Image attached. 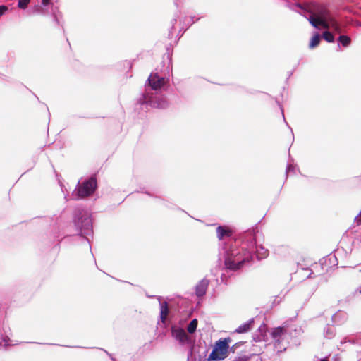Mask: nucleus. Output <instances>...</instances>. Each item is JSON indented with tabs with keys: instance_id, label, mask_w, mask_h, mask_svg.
Returning a JSON list of instances; mask_svg holds the SVG:
<instances>
[{
	"instance_id": "nucleus-1",
	"label": "nucleus",
	"mask_w": 361,
	"mask_h": 361,
	"mask_svg": "<svg viewBox=\"0 0 361 361\" xmlns=\"http://www.w3.org/2000/svg\"><path fill=\"white\" fill-rule=\"evenodd\" d=\"M230 337L221 338L215 342L214 348L208 357V361H221L225 360L229 355Z\"/></svg>"
},
{
	"instance_id": "nucleus-7",
	"label": "nucleus",
	"mask_w": 361,
	"mask_h": 361,
	"mask_svg": "<svg viewBox=\"0 0 361 361\" xmlns=\"http://www.w3.org/2000/svg\"><path fill=\"white\" fill-rule=\"evenodd\" d=\"M308 20L310 23V24L315 28H319V27L321 26L323 28L329 29L328 19L310 15L308 18Z\"/></svg>"
},
{
	"instance_id": "nucleus-16",
	"label": "nucleus",
	"mask_w": 361,
	"mask_h": 361,
	"mask_svg": "<svg viewBox=\"0 0 361 361\" xmlns=\"http://www.w3.org/2000/svg\"><path fill=\"white\" fill-rule=\"evenodd\" d=\"M78 226H81L85 228H88L91 225V219L88 216H85L84 220L80 223V221L77 222Z\"/></svg>"
},
{
	"instance_id": "nucleus-10",
	"label": "nucleus",
	"mask_w": 361,
	"mask_h": 361,
	"mask_svg": "<svg viewBox=\"0 0 361 361\" xmlns=\"http://www.w3.org/2000/svg\"><path fill=\"white\" fill-rule=\"evenodd\" d=\"M169 306L166 302H164L161 304L160 308V318L162 322H165L168 314H169Z\"/></svg>"
},
{
	"instance_id": "nucleus-13",
	"label": "nucleus",
	"mask_w": 361,
	"mask_h": 361,
	"mask_svg": "<svg viewBox=\"0 0 361 361\" xmlns=\"http://www.w3.org/2000/svg\"><path fill=\"white\" fill-rule=\"evenodd\" d=\"M197 324H198V321L197 319H192L190 323L188 325V327H187V331L190 333V334H193L195 331H196V329H197Z\"/></svg>"
},
{
	"instance_id": "nucleus-20",
	"label": "nucleus",
	"mask_w": 361,
	"mask_h": 361,
	"mask_svg": "<svg viewBox=\"0 0 361 361\" xmlns=\"http://www.w3.org/2000/svg\"><path fill=\"white\" fill-rule=\"evenodd\" d=\"M8 10V7L4 5L0 6V16H2L6 11Z\"/></svg>"
},
{
	"instance_id": "nucleus-6",
	"label": "nucleus",
	"mask_w": 361,
	"mask_h": 361,
	"mask_svg": "<svg viewBox=\"0 0 361 361\" xmlns=\"http://www.w3.org/2000/svg\"><path fill=\"white\" fill-rule=\"evenodd\" d=\"M172 336L175 338L179 343L182 345H184L189 342L190 338L185 331L184 329L181 328L178 329H172Z\"/></svg>"
},
{
	"instance_id": "nucleus-3",
	"label": "nucleus",
	"mask_w": 361,
	"mask_h": 361,
	"mask_svg": "<svg viewBox=\"0 0 361 361\" xmlns=\"http://www.w3.org/2000/svg\"><path fill=\"white\" fill-rule=\"evenodd\" d=\"M252 259L250 255L241 258L240 255H236L234 257H228L225 259V266L227 269L236 271L241 269L245 262H248Z\"/></svg>"
},
{
	"instance_id": "nucleus-19",
	"label": "nucleus",
	"mask_w": 361,
	"mask_h": 361,
	"mask_svg": "<svg viewBox=\"0 0 361 361\" xmlns=\"http://www.w3.org/2000/svg\"><path fill=\"white\" fill-rule=\"evenodd\" d=\"M30 1V0H18V6L20 8L25 9L27 8Z\"/></svg>"
},
{
	"instance_id": "nucleus-15",
	"label": "nucleus",
	"mask_w": 361,
	"mask_h": 361,
	"mask_svg": "<svg viewBox=\"0 0 361 361\" xmlns=\"http://www.w3.org/2000/svg\"><path fill=\"white\" fill-rule=\"evenodd\" d=\"M338 41L342 44L343 47H348L350 44L351 39L346 35H341L338 37Z\"/></svg>"
},
{
	"instance_id": "nucleus-18",
	"label": "nucleus",
	"mask_w": 361,
	"mask_h": 361,
	"mask_svg": "<svg viewBox=\"0 0 361 361\" xmlns=\"http://www.w3.org/2000/svg\"><path fill=\"white\" fill-rule=\"evenodd\" d=\"M322 37L328 42H333L334 41V35L329 31L324 32Z\"/></svg>"
},
{
	"instance_id": "nucleus-11",
	"label": "nucleus",
	"mask_w": 361,
	"mask_h": 361,
	"mask_svg": "<svg viewBox=\"0 0 361 361\" xmlns=\"http://www.w3.org/2000/svg\"><path fill=\"white\" fill-rule=\"evenodd\" d=\"M328 24L329 25V28H332L337 33H341L342 32L340 25L334 18L330 17L328 19Z\"/></svg>"
},
{
	"instance_id": "nucleus-21",
	"label": "nucleus",
	"mask_w": 361,
	"mask_h": 361,
	"mask_svg": "<svg viewBox=\"0 0 361 361\" xmlns=\"http://www.w3.org/2000/svg\"><path fill=\"white\" fill-rule=\"evenodd\" d=\"M233 361H247V359L245 357H239L238 359H235Z\"/></svg>"
},
{
	"instance_id": "nucleus-17",
	"label": "nucleus",
	"mask_w": 361,
	"mask_h": 361,
	"mask_svg": "<svg viewBox=\"0 0 361 361\" xmlns=\"http://www.w3.org/2000/svg\"><path fill=\"white\" fill-rule=\"evenodd\" d=\"M283 331L284 329L283 327H277L274 329V331L271 333V336L274 338H278L281 337V336L283 334Z\"/></svg>"
},
{
	"instance_id": "nucleus-25",
	"label": "nucleus",
	"mask_w": 361,
	"mask_h": 361,
	"mask_svg": "<svg viewBox=\"0 0 361 361\" xmlns=\"http://www.w3.org/2000/svg\"><path fill=\"white\" fill-rule=\"evenodd\" d=\"M321 361H328L327 360L323 359Z\"/></svg>"
},
{
	"instance_id": "nucleus-8",
	"label": "nucleus",
	"mask_w": 361,
	"mask_h": 361,
	"mask_svg": "<svg viewBox=\"0 0 361 361\" xmlns=\"http://www.w3.org/2000/svg\"><path fill=\"white\" fill-rule=\"evenodd\" d=\"M209 281L207 279H203L200 281L195 288L196 295L198 297H201L206 293L207 289L208 288Z\"/></svg>"
},
{
	"instance_id": "nucleus-24",
	"label": "nucleus",
	"mask_w": 361,
	"mask_h": 361,
	"mask_svg": "<svg viewBox=\"0 0 361 361\" xmlns=\"http://www.w3.org/2000/svg\"><path fill=\"white\" fill-rule=\"evenodd\" d=\"M267 255V250H265L264 251V255Z\"/></svg>"
},
{
	"instance_id": "nucleus-14",
	"label": "nucleus",
	"mask_w": 361,
	"mask_h": 361,
	"mask_svg": "<svg viewBox=\"0 0 361 361\" xmlns=\"http://www.w3.org/2000/svg\"><path fill=\"white\" fill-rule=\"evenodd\" d=\"M319 42L320 36L319 34H316L312 37L309 47L311 49L314 48L319 45Z\"/></svg>"
},
{
	"instance_id": "nucleus-22",
	"label": "nucleus",
	"mask_w": 361,
	"mask_h": 361,
	"mask_svg": "<svg viewBox=\"0 0 361 361\" xmlns=\"http://www.w3.org/2000/svg\"><path fill=\"white\" fill-rule=\"evenodd\" d=\"M50 2V0H42V4L44 5V6H47L49 4Z\"/></svg>"
},
{
	"instance_id": "nucleus-4",
	"label": "nucleus",
	"mask_w": 361,
	"mask_h": 361,
	"mask_svg": "<svg viewBox=\"0 0 361 361\" xmlns=\"http://www.w3.org/2000/svg\"><path fill=\"white\" fill-rule=\"evenodd\" d=\"M306 11L310 13V15L321 17L323 18L329 19L330 16V12L327 8L321 4H310L305 7Z\"/></svg>"
},
{
	"instance_id": "nucleus-9",
	"label": "nucleus",
	"mask_w": 361,
	"mask_h": 361,
	"mask_svg": "<svg viewBox=\"0 0 361 361\" xmlns=\"http://www.w3.org/2000/svg\"><path fill=\"white\" fill-rule=\"evenodd\" d=\"M217 237L219 240H222L224 237H228L231 235V231L228 228L224 226H219L216 228Z\"/></svg>"
},
{
	"instance_id": "nucleus-2",
	"label": "nucleus",
	"mask_w": 361,
	"mask_h": 361,
	"mask_svg": "<svg viewBox=\"0 0 361 361\" xmlns=\"http://www.w3.org/2000/svg\"><path fill=\"white\" fill-rule=\"evenodd\" d=\"M97 188V180L91 177L82 183L76 190V195L80 198H84L92 195Z\"/></svg>"
},
{
	"instance_id": "nucleus-12",
	"label": "nucleus",
	"mask_w": 361,
	"mask_h": 361,
	"mask_svg": "<svg viewBox=\"0 0 361 361\" xmlns=\"http://www.w3.org/2000/svg\"><path fill=\"white\" fill-rule=\"evenodd\" d=\"M253 323V320H251L247 323H245L240 325L238 328L235 329V332L238 334H243L249 331L251 329L252 324Z\"/></svg>"
},
{
	"instance_id": "nucleus-23",
	"label": "nucleus",
	"mask_w": 361,
	"mask_h": 361,
	"mask_svg": "<svg viewBox=\"0 0 361 361\" xmlns=\"http://www.w3.org/2000/svg\"><path fill=\"white\" fill-rule=\"evenodd\" d=\"M238 345V343H235V344H234V345H233V347H232V349H233V348H235V347H237Z\"/></svg>"
},
{
	"instance_id": "nucleus-5",
	"label": "nucleus",
	"mask_w": 361,
	"mask_h": 361,
	"mask_svg": "<svg viewBox=\"0 0 361 361\" xmlns=\"http://www.w3.org/2000/svg\"><path fill=\"white\" fill-rule=\"evenodd\" d=\"M147 80L149 86L154 90L161 89L165 83L164 78L163 77H159L157 73H151Z\"/></svg>"
}]
</instances>
